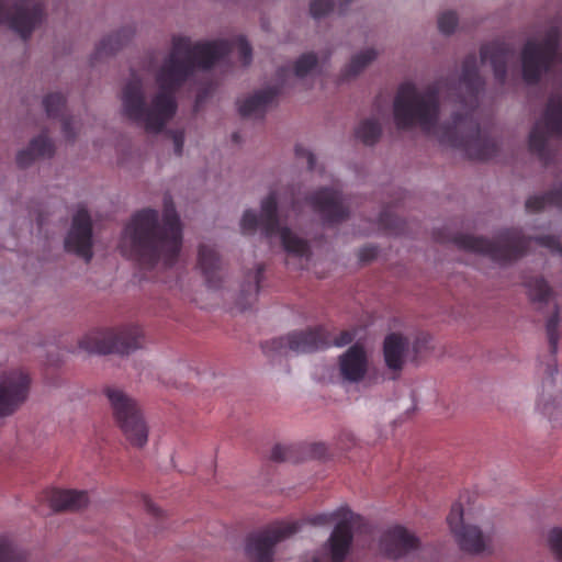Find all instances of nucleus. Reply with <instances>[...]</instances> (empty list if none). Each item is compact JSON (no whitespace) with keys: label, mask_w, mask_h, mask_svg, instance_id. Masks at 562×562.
Here are the masks:
<instances>
[{"label":"nucleus","mask_w":562,"mask_h":562,"mask_svg":"<svg viewBox=\"0 0 562 562\" xmlns=\"http://www.w3.org/2000/svg\"><path fill=\"white\" fill-rule=\"evenodd\" d=\"M103 394L126 441L134 448H144L148 441L149 427L137 401L115 386L104 387Z\"/></svg>","instance_id":"obj_4"},{"label":"nucleus","mask_w":562,"mask_h":562,"mask_svg":"<svg viewBox=\"0 0 562 562\" xmlns=\"http://www.w3.org/2000/svg\"><path fill=\"white\" fill-rule=\"evenodd\" d=\"M352 539L353 535L350 522L344 519L337 524L328 539L330 555L334 562H342L345 560L350 550Z\"/></svg>","instance_id":"obj_22"},{"label":"nucleus","mask_w":562,"mask_h":562,"mask_svg":"<svg viewBox=\"0 0 562 562\" xmlns=\"http://www.w3.org/2000/svg\"><path fill=\"white\" fill-rule=\"evenodd\" d=\"M310 10L314 18L319 19L333 10V3L330 0H313Z\"/></svg>","instance_id":"obj_39"},{"label":"nucleus","mask_w":562,"mask_h":562,"mask_svg":"<svg viewBox=\"0 0 562 562\" xmlns=\"http://www.w3.org/2000/svg\"><path fill=\"white\" fill-rule=\"evenodd\" d=\"M286 212L279 209V195L277 191H270L261 200V221L260 229L262 234L270 238L279 236L283 249L295 257L310 258L311 248L308 243L293 233L285 224Z\"/></svg>","instance_id":"obj_5"},{"label":"nucleus","mask_w":562,"mask_h":562,"mask_svg":"<svg viewBox=\"0 0 562 562\" xmlns=\"http://www.w3.org/2000/svg\"><path fill=\"white\" fill-rule=\"evenodd\" d=\"M382 134L381 124L373 119H368L359 124L356 136L366 145L375 144Z\"/></svg>","instance_id":"obj_26"},{"label":"nucleus","mask_w":562,"mask_h":562,"mask_svg":"<svg viewBox=\"0 0 562 562\" xmlns=\"http://www.w3.org/2000/svg\"><path fill=\"white\" fill-rule=\"evenodd\" d=\"M548 546L558 560L562 561V529H552L548 535Z\"/></svg>","instance_id":"obj_35"},{"label":"nucleus","mask_w":562,"mask_h":562,"mask_svg":"<svg viewBox=\"0 0 562 562\" xmlns=\"http://www.w3.org/2000/svg\"><path fill=\"white\" fill-rule=\"evenodd\" d=\"M47 501L54 512H78L90 502L86 491L77 490H53L48 493Z\"/></svg>","instance_id":"obj_20"},{"label":"nucleus","mask_w":562,"mask_h":562,"mask_svg":"<svg viewBox=\"0 0 562 562\" xmlns=\"http://www.w3.org/2000/svg\"><path fill=\"white\" fill-rule=\"evenodd\" d=\"M547 203L558 206L562 205V191L552 192L547 196H533L526 201V209L529 212H538L542 210Z\"/></svg>","instance_id":"obj_30"},{"label":"nucleus","mask_w":562,"mask_h":562,"mask_svg":"<svg viewBox=\"0 0 562 562\" xmlns=\"http://www.w3.org/2000/svg\"><path fill=\"white\" fill-rule=\"evenodd\" d=\"M37 159L38 157L35 155L34 150H32L31 144L16 154V164L20 168H27Z\"/></svg>","instance_id":"obj_40"},{"label":"nucleus","mask_w":562,"mask_h":562,"mask_svg":"<svg viewBox=\"0 0 562 562\" xmlns=\"http://www.w3.org/2000/svg\"><path fill=\"white\" fill-rule=\"evenodd\" d=\"M550 295V289L543 280H537L530 290V297L533 301H547Z\"/></svg>","instance_id":"obj_38"},{"label":"nucleus","mask_w":562,"mask_h":562,"mask_svg":"<svg viewBox=\"0 0 562 562\" xmlns=\"http://www.w3.org/2000/svg\"><path fill=\"white\" fill-rule=\"evenodd\" d=\"M92 220L85 207H79L72 216L71 226L65 239L68 251L75 252L87 262L91 260L92 252Z\"/></svg>","instance_id":"obj_13"},{"label":"nucleus","mask_w":562,"mask_h":562,"mask_svg":"<svg viewBox=\"0 0 562 562\" xmlns=\"http://www.w3.org/2000/svg\"><path fill=\"white\" fill-rule=\"evenodd\" d=\"M306 200L326 223H339L349 216V207L340 192L336 190L322 189L312 193Z\"/></svg>","instance_id":"obj_14"},{"label":"nucleus","mask_w":562,"mask_h":562,"mask_svg":"<svg viewBox=\"0 0 562 562\" xmlns=\"http://www.w3.org/2000/svg\"><path fill=\"white\" fill-rule=\"evenodd\" d=\"M368 356L361 344H355L338 358L341 378L350 383L361 382L368 373Z\"/></svg>","instance_id":"obj_17"},{"label":"nucleus","mask_w":562,"mask_h":562,"mask_svg":"<svg viewBox=\"0 0 562 562\" xmlns=\"http://www.w3.org/2000/svg\"><path fill=\"white\" fill-rule=\"evenodd\" d=\"M353 339V335L348 331H341L337 337L334 338L333 344L337 347H344L349 345Z\"/></svg>","instance_id":"obj_46"},{"label":"nucleus","mask_w":562,"mask_h":562,"mask_svg":"<svg viewBox=\"0 0 562 562\" xmlns=\"http://www.w3.org/2000/svg\"><path fill=\"white\" fill-rule=\"evenodd\" d=\"M559 32L551 29L542 40H529L521 52L522 78L536 83L549 70L557 54Z\"/></svg>","instance_id":"obj_8"},{"label":"nucleus","mask_w":562,"mask_h":562,"mask_svg":"<svg viewBox=\"0 0 562 562\" xmlns=\"http://www.w3.org/2000/svg\"><path fill=\"white\" fill-rule=\"evenodd\" d=\"M327 447L323 442H313L306 446V453L314 459H323L327 456Z\"/></svg>","instance_id":"obj_43"},{"label":"nucleus","mask_w":562,"mask_h":562,"mask_svg":"<svg viewBox=\"0 0 562 562\" xmlns=\"http://www.w3.org/2000/svg\"><path fill=\"white\" fill-rule=\"evenodd\" d=\"M295 153L297 157L304 158L307 161L308 168L313 169L315 166V156L303 147H296Z\"/></svg>","instance_id":"obj_47"},{"label":"nucleus","mask_w":562,"mask_h":562,"mask_svg":"<svg viewBox=\"0 0 562 562\" xmlns=\"http://www.w3.org/2000/svg\"><path fill=\"white\" fill-rule=\"evenodd\" d=\"M277 94L274 89L258 91L239 103L238 110L244 117H257L262 115L267 106L273 101Z\"/></svg>","instance_id":"obj_23"},{"label":"nucleus","mask_w":562,"mask_h":562,"mask_svg":"<svg viewBox=\"0 0 562 562\" xmlns=\"http://www.w3.org/2000/svg\"><path fill=\"white\" fill-rule=\"evenodd\" d=\"M32 379L21 368L0 370V418L18 413L29 401Z\"/></svg>","instance_id":"obj_10"},{"label":"nucleus","mask_w":562,"mask_h":562,"mask_svg":"<svg viewBox=\"0 0 562 562\" xmlns=\"http://www.w3.org/2000/svg\"><path fill=\"white\" fill-rule=\"evenodd\" d=\"M43 19V5L37 0L0 1V24H7L23 40L31 36Z\"/></svg>","instance_id":"obj_11"},{"label":"nucleus","mask_w":562,"mask_h":562,"mask_svg":"<svg viewBox=\"0 0 562 562\" xmlns=\"http://www.w3.org/2000/svg\"><path fill=\"white\" fill-rule=\"evenodd\" d=\"M447 521L461 550L480 554L490 548L491 537L484 536L477 526L463 521V508L460 504L451 507Z\"/></svg>","instance_id":"obj_12"},{"label":"nucleus","mask_w":562,"mask_h":562,"mask_svg":"<svg viewBox=\"0 0 562 562\" xmlns=\"http://www.w3.org/2000/svg\"><path fill=\"white\" fill-rule=\"evenodd\" d=\"M134 34L135 30L132 26L119 30L116 33L111 34L101 41L98 47V53L101 55L114 54L130 43Z\"/></svg>","instance_id":"obj_24"},{"label":"nucleus","mask_w":562,"mask_h":562,"mask_svg":"<svg viewBox=\"0 0 562 562\" xmlns=\"http://www.w3.org/2000/svg\"><path fill=\"white\" fill-rule=\"evenodd\" d=\"M376 254H378L376 247H373V246L364 247L359 251V259L361 261H370L373 258H375Z\"/></svg>","instance_id":"obj_48"},{"label":"nucleus","mask_w":562,"mask_h":562,"mask_svg":"<svg viewBox=\"0 0 562 562\" xmlns=\"http://www.w3.org/2000/svg\"><path fill=\"white\" fill-rule=\"evenodd\" d=\"M458 18L454 12H445L438 18L439 31L443 34H451L456 30Z\"/></svg>","instance_id":"obj_32"},{"label":"nucleus","mask_w":562,"mask_h":562,"mask_svg":"<svg viewBox=\"0 0 562 562\" xmlns=\"http://www.w3.org/2000/svg\"><path fill=\"white\" fill-rule=\"evenodd\" d=\"M269 346L273 351L280 353L285 352L286 349L295 353H307L327 346V341L322 330L308 329L273 339L269 342Z\"/></svg>","instance_id":"obj_15"},{"label":"nucleus","mask_w":562,"mask_h":562,"mask_svg":"<svg viewBox=\"0 0 562 562\" xmlns=\"http://www.w3.org/2000/svg\"><path fill=\"white\" fill-rule=\"evenodd\" d=\"M314 562H318V561L315 560Z\"/></svg>","instance_id":"obj_53"},{"label":"nucleus","mask_w":562,"mask_h":562,"mask_svg":"<svg viewBox=\"0 0 562 562\" xmlns=\"http://www.w3.org/2000/svg\"><path fill=\"white\" fill-rule=\"evenodd\" d=\"M419 547V539L404 527L389 529L380 539V553L389 559H400Z\"/></svg>","instance_id":"obj_16"},{"label":"nucleus","mask_w":562,"mask_h":562,"mask_svg":"<svg viewBox=\"0 0 562 562\" xmlns=\"http://www.w3.org/2000/svg\"><path fill=\"white\" fill-rule=\"evenodd\" d=\"M144 505L146 510L154 516L159 517L161 515L160 508L157 507L149 498H144Z\"/></svg>","instance_id":"obj_51"},{"label":"nucleus","mask_w":562,"mask_h":562,"mask_svg":"<svg viewBox=\"0 0 562 562\" xmlns=\"http://www.w3.org/2000/svg\"><path fill=\"white\" fill-rule=\"evenodd\" d=\"M261 213L259 216L254 211H246L240 221L241 231L246 233H254L257 227H260Z\"/></svg>","instance_id":"obj_36"},{"label":"nucleus","mask_w":562,"mask_h":562,"mask_svg":"<svg viewBox=\"0 0 562 562\" xmlns=\"http://www.w3.org/2000/svg\"><path fill=\"white\" fill-rule=\"evenodd\" d=\"M143 345V331L138 327H128L119 331L90 333L78 342L80 349L100 355H128L142 348Z\"/></svg>","instance_id":"obj_6"},{"label":"nucleus","mask_w":562,"mask_h":562,"mask_svg":"<svg viewBox=\"0 0 562 562\" xmlns=\"http://www.w3.org/2000/svg\"><path fill=\"white\" fill-rule=\"evenodd\" d=\"M183 140H184L183 133H181V132L173 133V142H175V147H176V151L178 155H180L182 153Z\"/></svg>","instance_id":"obj_50"},{"label":"nucleus","mask_w":562,"mask_h":562,"mask_svg":"<svg viewBox=\"0 0 562 562\" xmlns=\"http://www.w3.org/2000/svg\"><path fill=\"white\" fill-rule=\"evenodd\" d=\"M198 267L211 286L216 288L220 285L224 278L225 269L218 252L213 246L200 245Z\"/></svg>","instance_id":"obj_19"},{"label":"nucleus","mask_w":562,"mask_h":562,"mask_svg":"<svg viewBox=\"0 0 562 562\" xmlns=\"http://www.w3.org/2000/svg\"><path fill=\"white\" fill-rule=\"evenodd\" d=\"M238 49L244 65H248L251 60V47L244 38L238 41Z\"/></svg>","instance_id":"obj_44"},{"label":"nucleus","mask_w":562,"mask_h":562,"mask_svg":"<svg viewBox=\"0 0 562 562\" xmlns=\"http://www.w3.org/2000/svg\"><path fill=\"white\" fill-rule=\"evenodd\" d=\"M514 50L505 45L493 44L491 46H485L481 49L482 63H491L494 69L495 78L501 83L505 81L507 65L509 61L514 60Z\"/></svg>","instance_id":"obj_21"},{"label":"nucleus","mask_w":562,"mask_h":562,"mask_svg":"<svg viewBox=\"0 0 562 562\" xmlns=\"http://www.w3.org/2000/svg\"><path fill=\"white\" fill-rule=\"evenodd\" d=\"M306 521L313 526H326L330 524L331 516L327 514H319L307 518Z\"/></svg>","instance_id":"obj_45"},{"label":"nucleus","mask_w":562,"mask_h":562,"mask_svg":"<svg viewBox=\"0 0 562 562\" xmlns=\"http://www.w3.org/2000/svg\"><path fill=\"white\" fill-rule=\"evenodd\" d=\"M182 243L181 221L173 206L167 205L162 218L153 209L135 213L124 227L120 249L143 266L169 268L178 261Z\"/></svg>","instance_id":"obj_3"},{"label":"nucleus","mask_w":562,"mask_h":562,"mask_svg":"<svg viewBox=\"0 0 562 562\" xmlns=\"http://www.w3.org/2000/svg\"><path fill=\"white\" fill-rule=\"evenodd\" d=\"M63 133L66 139L72 142L76 138V133L72 131L71 121L66 119L63 121Z\"/></svg>","instance_id":"obj_49"},{"label":"nucleus","mask_w":562,"mask_h":562,"mask_svg":"<svg viewBox=\"0 0 562 562\" xmlns=\"http://www.w3.org/2000/svg\"><path fill=\"white\" fill-rule=\"evenodd\" d=\"M263 267L259 265L254 273L249 278V282L246 288L243 289V293L250 297H256L259 292V283L261 281Z\"/></svg>","instance_id":"obj_37"},{"label":"nucleus","mask_w":562,"mask_h":562,"mask_svg":"<svg viewBox=\"0 0 562 562\" xmlns=\"http://www.w3.org/2000/svg\"><path fill=\"white\" fill-rule=\"evenodd\" d=\"M318 60L317 57L312 54H303L297 58L294 64V74L297 78H305L313 75L317 70Z\"/></svg>","instance_id":"obj_29"},{"label":"nucleus","mask_w":562,"mask_h":562,"mask_svg":"<svg viewBox=\"0 0 562 562\" xmlns=\"http://www.w3.org/2000/svg\"><path fill=\"white\" fill-rule=\"evenodd\" d=\"M301 529L299 521H280L247 537L245 553L249 562H272L273 548Z\"/></svg>","instance_id":"obj_9"},{"label":"nucleus","mask_w":562,"mask_h":562,"mask_svg":"<svg viewBox=\"0 0 562 562\" xmlns=\"http://www.w3.org/2000/svg\"><path fill=\"white\" fill-rule=\"evenodd\" d=\"M379 53L374 48H366L355 54L346 65L344 76L353 78L367 69L378 57Z\"/></svg>","instance_id":"obj_25"},{"label":"nucleus","mask_w":562,"mask_h":562,"mask_svg":"<svg viewBox=\"0 0 562 562\" xmlns=\"http://www.w3.org/2000/svg\"><path fill=\"white\" fill-rule=\"evenodd\" d=\"M558 326H559V316H558V313H555L547 323V335H548V340H549L552 353H555L557 349H558V341H559Z\"/></svg>","instance_id":"obj_34"},{"label":"nucleus","mask_w":562,"mask_h":562,"mask_svg":"<svg viewBox=\"0 0 562 562\" xmlns=\"http://www.w3.org/2000/svg\"><path fill=\"white\" fill-rule=\"evenodd\" d=\"M409 341L398 333L389 334L383 341V358L395 376L403 370L408 353Z\"/></svg>","instance_id":"obj_18"},{"label":"nucleus","mask_w":562,"mask_h":562,"mask_svg":"<svg viewBox=\"0 0 562 562\" xmlns=\"http://www.w3.org/2000/svg\"><path fill=\"white\" fill-rule=\"evenodd\" d=\"M0 562H26V555L13 541L1 538Z\"/></svg>","instance_id":"obj_27"},{"label":"nucleus","mask_w":562,"mask_h":562,"mask_svg":"<svg viewBox=\"0 0 562 562\" xmlns=\"http://www.w3.org/2000/svg\"><path fill=\"white\" fill-rule=\"evenodd\" d=\"M43 104L48 116H57L65 105V99L59 93L48 94Z\"/></svg>","instance_id":"obj_31"},{"label":"nucleus","mask_w":562,"mask_h":562,"mask_svg":"<svg viewBox=\"0 0 562 562\" xmlns=\"http://www.w3.org/2000/svg\"><path fill=\"white\" fill-rule=\"evenodd\" d=\"M557 372H558V367L555 363L548 367V374L550 376H553Z\"/></svg>","instance_id":"obj_52"},{"label":"nucleus","mask_w":562,"mask_h":562,"mask_svg":"<svg viewBox=\"0 0 562 562\" xmlns=\"http://www.w3.org/2000/svg\"><path fill=\"white\" fill-rule=\"evenodd\" d=\"M431 336L427 333H419L413 341L415 357L422 356L431 349Z\"/></svg>","instance_id":"obj_33"},{"label":"nucleus","mask_w":562,"mask_h":562,"mask_svg":"<svg viewBox=\"0 0 562 562\" xmlns=\"http://www.w3.org/2000/svg\"><path fill=\"white\" fill-rule=\"evenodd\" d=\"M540 246L548 248L551 252L562 255V241L553 236H541L535 239Z\"/></svg>","instance_id":"obj_42"},{"label":"nucleus","mask_w":562,"mask_h":562,"mask_svg":"<svg viewBox=\"0 0 562 562\" xmlns=\"http://www.w3.org/2000/svg\"><path fill=\"white\" fill-rule=\"evenodd\" d=\"M457 245L465 250L488 255L497 261H510L520 257L528 240L517 232H506L495 241L471 235H462L456 238Z\"/></svg>","instance_id":"obj_7"},{"label":"nucleus","mask_w":562,"mask_h":562,"mask_svg":"<svg viewBox=\"0 0 562 562\" xmlns=\"http://www.w3.org/2000/svg\"><path fill=\"white\" fill-rule=\"evenodd\" d=\"M231 49L227 41L192 43L189 37L172 36L170 52L155 74L156 88L136 75L122 87V115L147 133H160L177 113L176 90L196 69H210Z\"/></svg>","instance_id":"obj_2"},{"label":"nucleus","mask_w":562,"mask_h":562,"mask_svg":"<svg viewBox=\"0 0 562 562\" xmlns=\"http://www.w3.org/2000/svg\"><path fill=\"white\" fill-rule=\"evenodd\" d=\"M484 81L474 56L464 59L458 82L440 80L426 86L401 85L393 101L397 130L419 128L441 142L462 147L474 159H488L497 153V143L482 134L472 112Z\"/></svg>","instance_id":"obj_1"},{"label":"nucleus","mask_w":562,"mask_h":562,"mask_svg":"<svg viewBox=\"0 0 562 562\" xmlns=\"http://www.w3.org/2000/svg\"><path fill=\"white\" fill-rule=\"evenodd\" d=\"M293 451L291 447L276 445L271 450V460L277 462L289 461L292 459Z\"/></svg>","instance_id":"obj_41"},{"label":"nucleus","mask_w":562,"mask_h":562,"mask_svg":"<svg viewBox=\"0 0 562 562\" xmlns=\"http://www.w3.org/2000/svg\"><path fill=\"white\" fill-rule=\"evenodd\" d=\"M30 144L38 159H49L55 155V145L44 133L31 139Z\"/></svg>","instance_id":"obj_28"}]
</instances>
